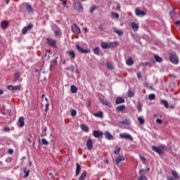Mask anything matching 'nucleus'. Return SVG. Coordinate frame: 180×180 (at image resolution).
Wrapping results in <instances>:
<instances>
[{"label":"nucleus","instance_id":"nucleus-50","mask_svg":"<svg viewBox=\"0 0 180 180\" xmlns=\"http://www.w3.org/2000/svg\"><path fill=\"white\" fill-rule=\"evenodd\" d=\"M32 134H29V137L27 139V141H28V143H32Z\"/></svg>","mask_w":180,"mask_h":180},{"label":"nucleus","instance_id":"nucleus-9","mask_svg":"<svg viewBox=\"0 0 180 180\" xmlns=\"http://www.w3.org/2000/svg\"><path fill=\"white\" fill-rule=\"evenodd\" d=\"M76 49L82 54H87V53H91V51L82 49V47H81V46L79 44L76 45Z\"/></svg>","mask_w":180,"mask_h":180},{"label":"nucleus","instance_id":"nucleus-54","mask_svg":"<svg viewBox=\"0 0 180 180\" xmlns=\"http://www.w3.org/2000/svg\"><path fill=\"white\" fill-rule=\"evenodd\" d=\"M60 1L62 2V5H63V6H67V1L60 0Z\"/></svg>","mask_w":180,"mask_h":180},{"label":"nucleus","instance_id":"nucleus-62","mask_svg":"<svg viewBox=\"0 0 180 180\" xmlns=\"http://www.w3.org/2000/svg\"><path fill=\"white\" fill-rule=\"evenodd\" d=\"M49 175L51 178H54V174L53 173H49Z\"/></svg>","mask_w":180,"mask_h":180},{"label":"nucleus","instance_id":"nucleus-32","mask_svg":"<svg viewBox=\"0 0 180 180\" xmlns=\"http://www.w3.org/2000/svg\"><path fill=\"white\" fill-rule=\"evenodd\" d=\"M94 116H95V117L102 118V117H103V112L102 111L96 112L94 114Z\"/></svg>","mask_w":180,"mask_h":180},{"label":"nucleus","instance_id":"nucleus-55","mask_svg":"<svg viewBox=\"0 0 180 180\" xmlns=\"http://www.w3.org/2000/svg\"><path fill=\"white\" fill-rule=\"evenodd\" d=\"M49 106H50V104H49V103L45 104V107H46L45 112H48L49 111Z\"/></svg>","mask_w":180,"mask_h":180},{"label":"nucleus","instance_id":"nucleus-7","mask_svg":"<svg viewBox=\"0 0 180 180\" xmlns=\"http://www.w3.org/2000/svg\"><path fill=\"white\" fill-rule=\"evenodd\" d=\"M25 6L28 13H32L33 12V11H34L33 9V7L32 6V5L29 4L28 3H24L21 5L20 8Z\"/></svg>","mask_w":180,"mask_h":180},{"label":"nucleus","instance_id":"nucleus-31","mask_svg":"<svg viewBox=\"0 0 180 180\" xmlns=\"http://www.w3.org/2000/svg\"><path fill=\"white\" fill-rule=\"evenodd\" d=\"M54 34L56 36V37H61V30H56L54 31Z\"/></svg>","mask_w":180,"mask_h":180},{"label":"nucleus","instance_id":"nucleus-17","mask_svg":"<svg viewBox=\"0 0 180 180\" xmlns=\"http://www.w3.org/2000/svg\"><path fill=\"white\" fill-rule=\"evenodd\" d=\"M80 127L82 131H85L86 133H88V131H89V128L85 124H80Z\"/></svg>","mask_w":180,"mask_h":180},{"label":"nucleus","instance_id":"nucleus-15","mask_svg":"<svg viewBox=\"0 0 180 180\" xmlns=\"http://www.w3.org/2000/svg\"><path fill=\"white\" fill-rule=\"evenodd\" d=\"M104 136L107 140H113V136L108 131L104 132Z\"/></svg>","mask_w":180,"mask_h":180},{"label":"nucleus","instance_id":"nucleus-48","mask_svg":"<svg viewBox=\"0 0 180 180\" xmlns=\"http://www.w3.org/2000/svg\"><path fill=\"white\" fill-rule=\"evenodd\" d=\"M97 8H98V7L96 6H91L90 8V13H94V11H95V9H97Z\"/></svg>","mask_w":180,"mask_h":180},{"label":"nucleus","instance_id":"nucleus-29","mask_svg":"<svg viewBox=\"0 0 180 180\" xmlns=\"http://www.w3.org/2000/svg\"><path fill=\"white\" fill-rule=\"evenodd\" d=\"M86 178V171H83L81 176L79 178V180H84Z\"/></svg>","mask_w":180,"mask_h":180},{"label":"nucleus","instance_id":"nucleus-40","mask_svg":"<svg viewBox=\"0 0 180 180\" xmlns=\"http://www.w3.org/2000/svg\"><path fill=\"white\" fill-rule=\"evenodd\" d=\"M93 52L94 53V54H96V56H99V48L96 47L93 49Z\"/></svg>","mask_w":180,"mask_h":180},{"label":"nucleus","instance_id":"nucleus-2","mask_svg":"<svg viewBox=\"0 0 180 180\" xmlns=\"http://www.w3.org/2000/svg\"><path fill=\"white\" fill-rule=\"evenodd\" d=\"M46 44H48L51 47H53V49L57 48V40L53 39L51 38H46Z\"/></svg>","mask_w":180,"mask_h":180},{"label":"nucleus","instance_id":"nucleus-52","mask_svg":"<svg viewBox=\"0 0 180 180\" xmlns=\"http://www.w3.org/2000/svg\"><path fill=\"white\" fill-rule=\"evenodd\" d=\"M27 30H30L33 27V24L30 23L27 27H25Z\"/></svg>","mask_w":180,"mask_h":180},{"label":"nucleus","instance_id":"nucleus-51","mask_svg":"<svg viewBox=\"0 0 180 180\" xmlns=\"http://www.w3.org/2000/svg\"><path fill=\"white\" fill-rule=\"evenodd\" d=\"M27 28H26L25 27H24L22 30V34H26V33H27Z\"/></svg>","mask_w":180,"mask_h":180},{"label":"nucleus","instance_id":"nucleus-37","mask_svg":"<svg viewBox=\"0 0 180 180\" xmlns=\"http://www.w3.org/2000/svg\"><path fill=\"white\" fill-rule=\"evenodd\" d=\"M70 115L72 116L73 117L75 116H77V110H75V109H70Z\"/></svg>","mask_w":180,"mask_h":180},{"label":"nucleus","instance_id":"nucleus-56","mask_svg":"<svg viewBox=\"0 0 180 180\" xmlns=\"http://www.w3.org/2000/svg\"><path fill=\"white\" fill-rule=\"evenodd\" d=\"M4 131H10L11 129L8 127H6L3 129Z\"/></svg>","mask_w":180,"mask_h":180},{"label":"nucleus","instance_id":"nucleus-28","mask_svg":"<svg viewBox=\"0 0 180 180\" xmlns=\"http://www.w3.org/2000/svg\"><path fill=\"white\" fill-rule=\"evenodd\" d=\"M160 103H162V105H164L166 109H168L169 106V104H168V101H167L166 100H161Z\"/></svg>","mask_w":180,"mask_h":180},{"label":"nucleus","instance_id":"nucleus-12","mask_svg":"<svg viewBox=\"0 0 180 180\" xmlns=\"http://www.w3.org/2000/svg\"><path fill=\"white\" fill-rule=\"evenodd\" d=\"M93 136H94V137H96V139H98V138L102 137V136H103V132L99 131L98 130H94V131H93Z\"/></svg>","mask_w":180,"mask_h":180},{"label":"nucleus","instance_id":"nucleus-63","mask_svg":"<svg viewBox=\"0 0 180 180\" xmlns=\"http://www.w3.org/2000/svg\"><path fill=\"white\" fill-rule=\"evenodd\" d=\"M9 2H11V0H6V5H9Z\"/></svg>","mask_w":180,"mask_h":180},{"label":"nucleus","instance_id":"nucleus-33","mask_svg":"<svg viewBox=\"0 0 180 180\" xmlns=\"http://www.w3.org/2000/svg\"><path fill=\"white\" fill-rule=\"evenodd\" d=\"M154 58L156 63H162V58L160 57L158 55H155Z\"/></svg>","mask_w":180,"mask_h":180},{"label":"nucleus","instance_id":"nucleus-58","mask_svg":"<svg viewBox=\"0 0 180 180\" xmlns=\"http://www.w3.org/2000/svg\"><path fill=\"white\" fill-rule=\"evenodd\" d=\"M7 153H8V154H13V149H8Z\"/></svg>","mask_w":180,"mask_h":180},{"label":"nucleus","instance_id":"nucleus-61","mask_svg":"<svg viewBox=\"0 0 180 180\" xmlns=\"http://www.w3.org/2000/svg\"><path fill=\"white\" fill-rule=\"evenodd\" d=\"M169 77H172V78H176V76H175L174 75H172V74L169 75Z\"/></svg>","mask_w":180,"mask_h":180},{"label":"nucleus","instance_id":"nucleus-10","mask_svg":"<svg viewBox=\"0 0 180 180\" xmlns=\"http://www.w3.org/2000/svg\"><path fill=\"white\" fill-rule=\"evenodd\" d=\"M86 147L87 149L91 151L92 148H94V142L92 141L91 139H89L86 141Z\"/></svg>","mask_w":180,"mask_h":180},{"label":"nucleus","instance_id":"nucleus-16","mask_svg":"<svg viewBox=\"0 0 180 180\" xmlns=\"http://www.w3.org/2000/svg\"><path fill=\"white\" fill-rule=\"evenodd\" d=\"M67 54H68L70 60H74L75 58V52H74L72 50L68 51Z\"/></svg>","mask_w":180,"mask_h":180},{"label":"nucleus","instance_id":"nucleus-53","mask_svg":"<svg viewBox=\"0 0 180 180\" xmlns=\"http://www.w3.org/2000/svg\"><path fill=\"white\" fill-rule=\"evenodd\" d=\"M156 123H158V124H162V120L160 118L156 119Z\"/></svg>","mask_w":180,"mask_h":180},{"label":"nucleus","instance_id":"nucleus-36","mask_svg":"<svg viewBox=\"0 0 180 180\" xmlns=\"http://www.w3.org/2000/svg\"><path fill=\"white\" fill-rule=\"evenodd\" d=\"M106 66L108 70H113V68H114L113 64H112V63H110V62H107Z\"/></svg>","mask_w":180,"mask_h":180},{"label":"nucleus","instance_id":"nucleus-43","mask_svg":"<svg viewBox=\"0 0 180 180\" xmlns=\"http://www.w3.org/2000/svg\"><path fill=\"white\" fill-rule=\"evenodd\" d=\"M41 143L44 144V146H49V141L46 139H42Z\"/></svg>","mask_w":180,"mask_h":180},{"label":"nucleus","instance_id":"nucleus-21","mask_svg":"<svg viewBox=\"0 0 180 180\" xmlns=\"http://www.w3.org/2000/svg\"><path fill=\"white\" fill-rule=\"evenodd\" d=\"M8 25H9V23L8 22V21L3 20L1 22V29H6V27H8Z\"/></svg>","mask_w":180,"mask_h":180},{"label":"nucleus","instance_id":"nucleus-34","mask_svg":"<svg viewBox=\"0 0 180 180\" xmlns=\"http://www.w3.org/2000/svg\"><path fill=\"white\" fill-rule=\"evenodd\" d=\"M70 91L72 94H77V86L72 85L70 86Z\"/></svg>","mask_w":180,"mask_h":180},{"label":"nucleus","instance_id":"nucleus-38","mask_svg":"<svg viewBox=\"0 0 180 180\" xmlns=\"http://www.w3.org/2000/svg\"><path fill=\"white\" fill-rule=\"evenodd\" d=\"M117 46V43L116 42H109L108 43V49H110L111 47H116Z\"/></svg>","mask_w":180,"mask_h":180},{"label":"nucleus","instance_id":"nucleus-41","mask_svg":"<svg viewBox=\"0 0 180 180\" xmlns=\"http://www.w3.org/2000/svg\"><path fill=\"white\" fill-rule=\"evenodd\" d=\"M127 94H128L129 98H133V96H134V92H133V91L131 90H129Z\"/></svg>","mask_w":180,"mask_h":180},{"label":"nucleus","instance_id":"nucleus-3","mask_svg":"<svg viewBox=\"0 0 180 180\" xmlns=\"http://www.w3.org/2000/svg\"><path fill=\"white\" fill-rule=\"evenodd\" d=\"M169 60L172 64H179V59L178 58V56L175 53H170Z\"/></svg>","mask_w":180,"mask_h":180},{"label":"nucleus","instance_id":"nucleus-39","mask_svg":"<svg viewBox=\"0 0 180 180\" xmlns=\"http://www.w3.org/2000/svg\"><path fill=\"white\" fill-rule=\"evenodd\" d=\"M114 32H115V33H117V34H118V36H123V32H122V30H120L114 29Z\"/></svg>","mask_w":180,"mask_h":180},{"label":"nucleus","instance_id":"nucleus-30","mask_svg":"<svg viewBox=\"0 0 180 180\" xmlns=\"http://www.w3.org/2000/svg\"><path fill=\"white\" fill-rule=\"evenodd\" d=\"M101 47H102L103 49H109V43H108V42H101Z\"/></svg>","mask_w":180,"mask_h":180},{"label":"nucleus","instance_id":"nucleus-20","mask_svg":"<svg viewBox=\"0 0 180 180\" xmlns=\"http://www.w3.org/2000/svg\"><path fill=\"white\" fill-rule=\"evenodd\" d=\"M131 27H132L134 32H137V30H139V24L134 22H131Z\"/></svg>","mask_w":180,"mask_h":180},{"label":"nucleus","instance_id":"nucleus-44","mask_svg":"<svg viewBox=\"0 0 180 180\" xmlns=\"http://www.w3.org/2000/svg\"><path fill=\"white\" fill-rule=\"evenodd\" d=\"M148 99L150 101H153V100L155 99V94H150L148 96Z\"/></svg>","mask_w":180,"mask_h":180},{"label":"nucleus","instance_id":"nucleus-64","mask_svg":"<svg viewBox=\"0 0 180 180\" xmlns=\"http://www.w3.org/2000/svg\"><path fill=\"white\" fill-rule=\"evenodd\" d=\"M176 25H179L180 26V21L179 20H176Z\"/></svg>","mask_w":180,"mask_h":180},{"label":"nucleus","instance_id":"nucleus-24","mask_svg":"<svg viewBox=\"0 0 180 180\" xmlns=\"http://www.w3.org/2000/svg\"><path fill=\"white\" fill-rule=\"evenodd\" d=\"M115 103L116 105H120V103H124V99H123V98L122 97H118L115 101Z\"/></svg>","mask_w":180,"mask_h":180},{"label":"nucleus","instance_id":"nucleus-13","mask_svg":"<svg viewBox=\"0 0 180 180\" xmlns=\"http://www.w3.org/2000/svg\"><path fill=\"white\" fill-rule=\"evenodd\" d=\"M135 15L136 16H146V12H144L139 8H136L135 9Z\"/></svg>","mask_w":180,"mask_h":180},{"label":"nucleus","instance_id":"nucleus-6","mask_svg":"<svg viewBox=\"0 0 180 180\" xmlns=\"http://www.w3.org/2000/svg\"><path fill=\"white\" fill-rule=\"evenodd\" d=\"M7 89L8 91H20V89H22V84H18L17 86H12V85H9L7 86Z\"/></svg>","mask_w":180,"mask_h":180},{"label":"nucleus","instance_id":"nucleus-14","mask_svg":"<svg viewBox=\"0 0 180 180\" xmlns=\"http://www.w3.org/2000/svg\"><path fill=\"white\" fill-rule=\"evenodd\" d=\"M20 75H22V73L20 72H16L14 75H13V83L15 84V82H18V80L19 78H20Z\"/></svg>","mask_w":180,"mask_h":180},{"label":"nucleus","instance_id":"nucleus-46","mask_svg":"<svg viewBox=\"0 0 180 180\" xmlns=\"http://www.w3.org/2000/svg\"><path fill=\"white\" fill-rule=\"evenodd\" d=\"M138 120H139L140 124H144V119H143V117H139Z\"/></svg>","mask_w":180,"mask_h":180},{"label":"nucleus","instance_id":"nucleus-57","mask_svg":"<svg viewBox=\"0 0 180 180\" xmlns=\"http://www.w3.org/2000/svg\"><path fill=\"white\" fill-rule=\"evenodd\" d=\"M140 160H141V161H143L144 162H146L147 159H146L143 156H140Z\"/></svg>","mask_w":180,"mask_h":180},{"label":"nucleus","instance_id":"nucleus-49","mask_svg":"<svg viewBox=\"0 0 180 180\" xmlns=\"http://www.w3.org/2000/svg\"><path fill=\"white\" fill-rule=\"evenodd\" d=\"M136 108H137L139 112H141V103L139 102L136 105Z\"/></svg>","mask_w":180,"mask_h":180},{"label":"nucleus","instance_id":"nucleus-60","mask_svg":"<svg viewBox=\"0 0 180 180\" xmlns=\"http://www.w3.org/2000/svg\"><path fill=\"white\" fill-rule=\"evenodd\" d=\"M116 9H117V11L120 10V4H117Z\"/></svg>","mask_w":180,"mask_h":180},{"label":"nucleus","instance_id":"nucleus-5","mask_svg":"<svg viewBox=\"0 0 180 180\" xmlns=\"http://www.w3.org/2000/svg\"><path fill=\"white\" fill-rule=\"evenodd\" d=\"M72 32L75 34H79L81 33V28L77 24H73L71 26Z\"/></svg>","mask_w":180,"mask_h":180},{"label":"nucleus","instance_id":"nucleus-59","mask_svg":"<svg viewBox=\"0 0 180 180\" xmlns=\"http://www.w3.org/2000/svg\"><path fill=\"white\" fill-rule=\"evenodd\" d=\"M136 75H137V78H138L139 79H140V78H141V73L138 72V73L136 74Z\"/></svg>","mask_w":180,"mask_h":180},{"label":"nucleus","instance_id":"nucleus-4","mask_svg":"<svg viewBox=\"0 0 180 180\" xmlns=\"http://www.w3.org/2000/svg\"><path fill=\"white\" fill-rule=\"evenodd\" d=\"M172 175L173 177L167 176V180H179V174H178V172H176V171L172 170Z\"/></svg>","mask_w":180,"mask_h":180},{"label":"nucleus","instance_id":"nucleus-35","mask_svg":"<svg viewBox=\"0 0 180 180\" xmlns=\"http://www.w3.org/2000/svg\"><path fill=\"white\" fill-rule=\"evenodd\" d=\"M111 17L112 19H119V14L117 13L112 12Z\"/></svg>","mask_w":180,"mask_h":180},{"label":"nucleus","instance_id":"nucleus-27","mask_svg":"<svg viewBox=\"0 0 180 180\" xmlns=\"http://www.w3.org/2000/svg\"><path fill=\"white\" fill-rule=\"evenodd\" d=\"M75 9L76 11H82L84 8L82 7V4H81L79 2L75 4Z\"/></svg>","mask_w":180,"mask_h":180},{"label":"nucleus","instance_id":"nucleus-18","mask_svg":"<svg viewBox=\"0 0 180 180\" xmlns=\"http://www.w3.org/2000/svg\"><path fill=\"white\" fill-rule=\"evenodd\" d=\"M122 161H124V156L123 155H120L115 159V162L117 165H119V163L122 162Z\"/></svg>","mask_w":180,"mask_h":180},{"label":"nucleus","instance_id":"nucleus-1","mask_svg":"<svg viewBox=\"0 0 180 180\" xmlns=\"http://www.w3.org/2000/svg\"><path fill=\"white\" fill-rule=\"evenodd\" d=\"M151 149L155 153H157V154H159V155H162V154H164V150H167V146L164 145H161L160 147L152 146Z\"/></svg>","mask_w":180,"mask_h":180},{"label":"nucleus","instance_id":"nucleus-11","mask_svg":"<svg viewBox=\"0 0 180 180\" xmlns=\"http://www.w3.org/2000/svg\"><path fill=\"white\" fill-rule=\"evenodd\" d=\"M99 102L103 105H105V106H108V108H110V106H112V104H110V102L106 100V98H100Z\"/></svg>","mask_w":180,"mask_h":180},{"label":"nucleus","instance_id":"nucleus-22","mask_svg":"<svg viewBox=\"0 0 180 180\" xmlns=\"http://www.w3.org/2000/svg\"><path fill=\"white\" fill-rule=\"evenodd\" d=\"M127 65H133L134 64V61L131 57H129L128 59L126 60Z\"/></svg>","mask_w":180,"mask_h":180},{"label":"nucleus","instance_id":"nucleus-8","mask_svg":"<svg viewBox=\"0 0 180 180\" xmlns=\"http://www.w3.org/2000/svg\"><path fill=\"white\" fill-rule=\"evenodd\" d=\"M120 137H121V139H125V140H129L130 141H133V137L131 136V135L127 133L120 134Z\"/></svg>","mask_w":180,"mask_h":180},{"label":"nucleus","instance_id":"nucleus-25","mask_svg":"<svg viewBox=\"0 0 180 180\" xmlns=\"http://www.w3.org/2000/svg\"><path fill=\"white\" fill-rule=\"evenodd\" d=\"M22 172H24V174H25L24 178H27L29 176V174L30 173V170L26 167H24L22 169Z\"/></svg>","mask_w":180,"mask_h":180},{"label":"nucleus","instance_id":"nucleus-26","mask_svg":"<svg viewBox=\"0 0 180 180\" xmlns=\"http://www.w3.org/2000/svg\"><path fill=\"white\" fill-rule=\"evenodd\" d=\"M81 171V165L79 163L76 164V176H78L79 175V172Z\"/></svg>","mask_w":180,"mask_h":180},{"label":"nucleus","instance_id":"nucleus-23","mask_svg":"<svg viewBox=\"0 0 180 180\" xmlns=\"http://www.w3.org/2000/svg\"><path fill=\"white\" fill-rule=\"evenodd\" d=\"M124 109H126V105H121L116 108V111L117 112H123V110H124Z\"/></svg>","mask_w":180,"mask_h":180},{"label":"nucleus","instance_id":"nucleus-42","mask_svg":"<svg viewBox=\"0 0 180 180\" xmlns=\"http://www.w3.org/2000/svg\"><path fill=\"white\" fill-rule=\"evenodd\" d=\"M137 180H147V176L144 174H141Z\"/></svg>","mask_w":180,"mask_h":180},{"label":"nucleus","instance_id":"nucleus-19","mask_svg":"<svg viewBox=\"0 0 180 180\" xmlns=\"http://www.w3.org/2000/svg\"><path fill=\"white\" fill-rule=\"evenodd\" d=\"M18 124H20V127H23V126H25V117L23 116H21L18 119Z\"/></svg>","mask_w":180,"mask_h":180},{"label":"nucleus","instance_id":"nucleus-45","mask_svg":"<svg viewBox=\"0 0 180 180\" xmlns=\"http://www.w3.org/2000/svg\"><path fill=\"white\" fill-rule=\"evenodd\" d=\"M117 150L114 151V154H115V155H117L119 154V153H120V150H122V148H120V147H116Z\"/></svg>","mask_w":180,"mask_h":180},{"label":"nucleus","instance_id":"nucleus-47","mask_svg":"<svg viewBox=\"0 0 180 180\" xmlns=\"http://www.w3.org/2000/svg\"><path fill=\"white\" fill-rule=\"evenodd\" d=\"M67 70L68 71H70L71 72H74V66L73 65H71V66H69L67 68Z\"/></svg>","mask_w":180,"mask_h":180}]
</instances>
